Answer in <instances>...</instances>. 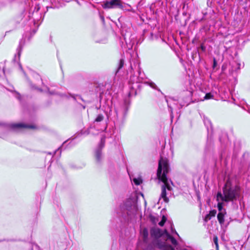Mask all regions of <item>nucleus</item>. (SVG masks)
Instances as JSON below:
<instances>
[{"mask_svg": "<svg viewBox=\"0 0 250 250\" xmlns=\"http://www.w3.org/2000/svg\"><path fill=\"white\" fill-rule=\"evenodd\" d=\"M187 250V249H184V250Z\"/></svg>", "mask_w": 250, "mask_h": 250, "instance_id": "obj_31", "label": "nucleus"}, {"mask_svg": "<svg viewBox=\"0 0 250 250\" xmlns=\"http://www.w3.org/2000/svg\"><path fill=\"white\" fill-rule=\"evenodd\" d=\"M133 182L136 185H139L142 183V180L140 178H134Z\"/></svg>", "mask_w": 250, "mask_h": 250, "instance_id": "obj_14", "label": "nucleus"}, {"mask_svg": "<svg viewBox=\"0 0 250 250\" xmlns=\"http://www.w3.org/2000/svg\"><path fill=\"white\" fill-rule=\"evenodd\" d=\"M104 119L103 116L102 115H99L95 119V121L99 122L102 121Z\"/></svg>", "mask_w": 250, "mask_h": 250, "instance_id": "obj_17", "label": "nucleus"}, {"mask_svg": "<svg viewBox=\"0 0 250 250\" xmlns=\"http://www.w3.org/2000/svg\"><path fill=\"white\" fill-rule=\"evenodd\" d=\"M225 212H220L217 215V219L221 225H223L224 223V216Z\"/></svg>", "mask_w": 250, "mask_h": 250, "instance_id": "obj_10", "label": "nucleus"}, {"mask_svg": "<svg viewBox=\"0 0 250 250\" xmlns=\"http://www.w3.org/2000/svg\"><path fill=\"white\" fill-rule=\"evenodd\" d=\"M11 127L13 129L20 128L22 127L34 128L35 126L32 125H27L24 124L19 123L11 125Z\"/></svg>", "mask_w": 250, "mask_h": 250, "instance_id": "obj_5", "label": "nucleus"}, {"mask_svg": "<svg viewBox=\"0 0 250 250\" xmlns=\"http://www.w3.org/2000/svg\"><path fill=\"white\" fill-rule=\"evenodd\" d=\"M105 143V137L101 138V142L99 145L98 148L96 150L95 156L97 162H100L102 159V149L104 147Z\"/></svg>", "mask_w": 250, "mask_h": 250, "instance_id": "obj_4", "label": "nucleus"}, {"mask_svg": "<svg viewBox=\"0 0 250 250\" xmlns=\"http://www.w3.org/2000/svg\"><path fill=\"white\" fill-rule=\"evenodd\" d=\"M211 217H210V216L208 215V214H207L205 218H204V221L206 223L208 221H209V220L211 219Z\"/></svg>", "mask_w": 250, "mask_h": 250, "instance_id": "obj_20", "label": "nucleus"}, {"mask_svg": "<svg viewBox=\"0 0 250 250\" xmlns=\"http://www.w3.org/2000/svg\"><path fill=\"white\" fill-rule=\"evenodd\" d=\"M164 233L167 236V240H170L171 243L173 245L176 246L177 244L176 240L175 238H174L172 236H171L166 230H165Z\"/></svg>", "mask_w": 250, "mask_h": 250, "instance_id": "obj_7", "label": "nucleus"}, {"mask_svg": "<svg viewBox=\"0 0 250 250\" xmlns=\"http://www.w3.org/2000/svg\"><path fill=\"white\" fill-rule=\"evenodd\" d=\"M171 232L172 233H175L176 234H177V235H178V233H177V232L176 231V230L174 229V228H173L172 226H171Z\"/></svg>", "mask_w": 250, "mask_h": 250, "instance_id": "obj_22", "label": "nucleus"}, {"mask_svg": "<svg viewBox=\"0 0 250 250\" xmlns=\"http://www.w3.org/2000/svg\"><path fill=\"white\" fill-rule=\"evenodd\" d=\"M103 7L104 9L115 8L123 7L122 2L120 0H111L106 1L103 5Z\"/></svg>", "mask_w": 250, "mask_h": 250, "instance_id": "obj_3", "label": "nucleus"}, {"mask_svg": "<svg viewBox=\"0 0 250 250\" xmlns=\"http://www.w3.org/2000/svg\"><path fill=\"white\" fill-rule=\"evenodd\" d=\"M217 64V62L216 61V60L214 58L213 59V67H215V66Z\"/></svg>", "mask_w": 250, "mask_h": 250, "instance_id": "obj_24", "label": "nucleus"}, {"mask_svg": "<svg viewBox=\"0 0 250 250\" xmlns=\"http://www.w3.org/2000/svg\"><path fill=\"white\" fill-rule=\"evenodd\" d=\"M168 172V165L166 159L161 158L159 161L158 168L157 170V176L159 180H161L164 184L161 187V193L160 198H162L166 203L169 202V199L167 196L168 194L167 189L168 191H171L172 188L170 184L172 185V182L170 179H168L167 177V174Z\"/></svg>", "mask_w": 250, "mask_h": 250, "instance_id": "obj_1", "label": "nucleus"}, {"mask_svg": "<svg viewBox=\"0 0 250 250\" xmlns=\"http://www.w3.org/2000/svg\"><path fill=\"white\" fill-rule=\"evenodd\" d=\"M214 98V94L211 92L208 93L204 98V100H209Z\"/></svg>", "mask_w": 250, "mask_h": 250, "instance_id": "obj_12", "label": "nucleus"}, {"mask_svg": "<svg viewBox=\"0 0 250 250\" xmlns=\"http://www.w3.org/2000/svg\"><path fill=\"white\" fill-rule=\"evenodd\" d=\"M149 84L150 86H151L152 88H153L154 89L157 88V86L154 83H153L152 82H150L149 83Z\"/></svg>", "mask_w": 250, "mask_h": 250, "instance_id": "obj_21", "label": "nucleus"}, {"mask_svg": "<svg viewBox=\"0 0 250 250\" xmlns=\"http://www.w3.org/2000/svg\"><path fill=\"white\" fill-rule=\"evenodd\" d=\"M1 65H2V69L3 72L4 73V64L2 63H0V68L1 67Z\"/></svg>", "mask_w": 250, "mask_h": 250, "instance_id": "obj_23", "label": "nucleus"}, {"mask_svg": "<svg viewBox=\"0 0 250 250\" xmlns=\"http://www.w3.org/2000/svg\"><path fill=\"white\" fill-rule=\"evenodd\" d=\"M213 242L215 245L216 249H218V238L217 236H214L213 237Z\"/></svg>", "mask_w": 250, "mask_h": 250, "instance_id": "obj_16", "label": "nucleus"}, {"mask_svg": "<svg viewBox=\"0 0 250 250\" xmlns=\"http://www.w3.org/2000/svg\"><path fill=\"white\" fill-rule=\"evenodd\" d=\"M166 218L164 216L163 217L162 220L159 223V225L160 226H163L164 225L165 223L166 222Z\"/></svg>", "mask_w": 250, "mask_h": 250, "instance_id": "obj_18", "label": "nucleus"}, {"mask_svg": "<svg viewBox=\"0 0 250 250\" xmlns=\"http://www.w3.org/2000/svg\"><path fill=\"white\" fill-rule=\"evenodd\" d=\"M24 42H25V40H23V39L21 40L19 42V45L17 49L18 59H19V58L20 57L21 53V52L22 50V48L23 46H24Z\"/></svg>", "mask_w": 250, "mask_h": 250, "instance_id": "obj_8", "label": "nucleus"}, {"mask_svg": "<svg viewBox=\"0 0 250 250\" xmlns=\"http://www.w3.org/2000/svg\"><path fill=\"white\" fill-rule=\"evenodd\" d=\"M36 8H37V12L40 9V7L38 5L36 7Z\"/></svg>", "mask_w": 250, "mask_h": 250, "instance_id": "obj_27", "label": "nucleus"}, {"mask_svg": "<svg viewBox=\"0 0 250 250\" xmlns=\"http://www.w3.org/2000/svg\"><path fill=\"white\" fill-rule=\"evenodd\" d=\"M169 250H175L174 248L172 247L171 246H169Z\"/></svg>", "mask_w": 250, "mask_h": 250, "instance_id": "obj_26", "label": "nucleus"}, {"mask_svg": "<svg viewBox=\"0 0 250 250\" xmlns=\"http://www.w3.org/2000/svg\"><path fill=\"white\" fill-rule=\"evenodd\" d=\"M150 234L151 236L155 238H159L162 235L161 230L157 228L152 229L150 230Z\"/></svg>", "mask_w": 250, "mask_h": 250, "instance_id": "obj_6", "label": "nucleus"}, {"mask_svg": "<svg viewBox=\"0 0 250 250\" xmlns=\"http://www.w3.org/2000/svg\"><path fill=\"white\" fill-rule=\"evenodd\" d=\"M201 49L203 51H205V47L204 46H203V45H201Z\"/></svg>", "mask_w": 250, "mask_h": 250, "instance_id": "obj_25", "label": "nucleus"}, {"mask_svg": "<svg viewBox=\"0 0 250 250\" xmlns=\"http://www.w3.org/2000/svg\"><path fill=\"white\" fill-rule=\"evenodd\" d=\"M223 194L218 192L217 194V200L225 202H233L238 199L240 196V189L238 186H230L228 181L223 188Z\"/></svg>", "mask_w": 250, "mask_h": 250, "instance_id": "obj_2", "label": "nucleus"}, {"mask_svg": "<svg viewBox=\"0 0 250 250\" xmlns=\"http://www.w3.org/2000/svg\"><path fill=\"white\" fill-rule=\"evenodd\" d=\"M130 67H131V68L132 69H133L132 66V65H131V66H130Z\"/></svg>", "mask_w": 250, "mask_h": 250, "instance_id": "obj_29", "label": "nucleus"}, {"mask_svg": "<svg viewBox=\"0 0 250 250\" xmlns=\"http://www.w3.org/2000/svg\"><path fill=\"white\" fill-rule=\"evenodd\" d=\"M141 235L143 239V240L145 242H146L148 233V230L146 229H144L141 231Z\"/></svg>", "mask_w": 250, "mask_h": 250, "instance_id": "obj_9", "label": "nucleus"}, {"mask_svg": "<svg viewBox=\"0 0 250 250\" xmlns=\"http://www.w3.org/2000/svg\"><path fill=\"white\" fill-rule=\"evenodd\" d=\"M216 210H212L210 211L209 213L208 214L211 218L212 217L215 216L216 215Z\"/></svg>", "mask_w": 250, "mask_h": 250, "instance_id": "obj_19", "label": "nucleus"}, {"mask_svg": "<svg viewBox=\"0 0 250 250\" xmlns=\"http://www.w3.org/2000/svg\"><path fill=\"white\" fill-rule=\"evenodd\" d=\"M204 122L205 125L206 126L208 131H209V127L212 129V125L210 121L207 117H204Z\"/></svg>", "mask_w": 250, "mask_h": 250, "instance_id": "obj_11", "label": "nucleus"}, {"mask_svg": "<svg viewBox=\"0 0 250 250\" xmlns=\"http://www.w3.org/2000/svg\"><path fill=\"white\" fill-rule=\"evenodd\" d=\"M39 79H41L39 76H37Z\"/></svg>", "mask_w": 250, "mask_h": 250, "instance_id": "obj_28", "label": "nucleus"}, {"mask_svg": "<svg viewBox=\"0 0 250 250\" xmlns=\"http://www.w3.org/2000/svg\"><path fill=\"white\" fill-rule=\"evenodd\" d=\"M33 88H34L35 89H36L37 88L34 87V86H33Z\"/></svg>", "mask_w": 250, "mask_h": 250, "instance_id": "obj_30", "label": "nucleus"}, {"mask_svg": "<svg viewBox=\"0 0 250 250\" xmlns=\"http://www.w3.org/2000/svg\"><path fill=\"white\" fill-rule=\"evenodd\" d=\"M219 211V212H225L224 210H223V203L221 202H219L217 205Z\"/></svg>", "mask_w": 250, "mask_h": 250, "instance_id": "obj_15", "label": "nucleus"}, {"mask_svg": "<svg viewBox=\"0 0 250 250\" xmlns=\"http://www.w3.org/2000/svg\"><path fill=\"white\" fill-rule=\"evenodd\" d=\"M124 65V60L123 59H121L120 60V62L118 64V71L120 69H121L123 66Z\"/></svg>", "mask_w": 250, "mask_h": 250, "instance_id": "obj_13", "label": "nucleus"}]
</instances>
